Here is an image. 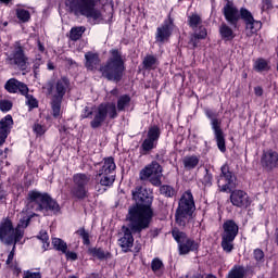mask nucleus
<instances>
[{
    "instance_id": "nucleus-23",
    "label": "nucleus",
    "mask_w": 278,
    "mask_h": 278,
    "mask_svg": "<svg viewBox=\"0 0 278 278\" xmlns=\"http://www.w3.org/2000/svg\"><path fill=\"white\" fill-rule=\"evenodd\" d=\"M230 202L236 207H249L251 205L249 194L243 190H233L230 194Z\"/></svg>"
},
{
    "instance_id": "nucleus-60",
    "label": "nucleus",
    "mask_w": 278,
    "mask_h": 278,
    "mask_svg": "<svg viewBox=\"0 0 278 278\" xmlns=\"http://www.w3.org/2000/svg\"><path fill=\"white\" fill-rule=\"evenodd\" d=\"M3 27H8V22H3Z\"/></svg>"
},
{
    "instance_id": "nucleus-28",
    "label": "nucleus",
    "mask_w": 278,
    "mask_h": 278,
    "mask_svg": "<svg viewBox=\"0 0 278 278\" xmlns=\"http://www.w3.org/2000/svg\"><path fill=\"white\" fill-rule=\"evenodd\" d=\"M199 162H201V157L199 155H187L182 159V164L186 170H194L197 166H199Z\"/></svg>"
},
{
    "instance_id": "nucleus-54",
    "label": "nucleus",
    "mask_w": 278,
    "mask_h": 278,
    "mask_svg": "<svg viewBox=\"0 0 278 278\" xmlns=\"http://www.w3.org/2000/svg\"><path fill=\"white\" fill-rule=\"evenodd\" d=\"M48 68H49V71H53L55 67L53 66V63L49 62L48 63Z\"/></svg>"
},
{
    "instance_id": "nucleus-59",
    "label": "nucleus",
    "mask_w": 278,
    "mask_h": 278,
    "mask_svg": "<svg viewBox=\"0 0 278 278\" xmlns=\"http://www.w3.org/2000/svg\"><path fill=\"white\" fill-rule=\"evenodd\" d=\"M206 179H208V181L212 180V175H206Z\"/></svg>"
},
{
    "instance_id": "nucleus-37",
    "label": "nucleus",
    "mask_w": 278,
    "mask_h": 278,
    "mask_svg": "<svg viewBox=\"0 0 278 278\" xmlns=\"http://www.w3.org/2000/svg\"><path fill=\"white\" fill-rule=\"evenodd\" d=\"M15 14L21 23H29L31 14L25 9H16Z\"/></svg>"
},
{
    "instance_id": "nucleus-11",
    "label": "nucleus",
    "mask_w": 278,
    "mask_h": 278,
    "mask_svg": "<svg viewBox=\"0 0 278 278\" xmlns=\"http://www.w3.org/2000/svg\"><path fill=\"white\" fill-rule=\"evenodd\" d=\"M172 236L178 244L179 255H188L191 251H197L199 249V243L188 238L186 232L180 231L179 229H174Z\"/></svg>"
},
{
    "instance_id": "nucleus-50",
    "label": "nucleus",
    "mask_w": 278,
    "mask_h": 278,
    "mask_svg": "<svg viewBox=\"0 0 278 278\" xmlns=\"http://www.w3.org/2000/svg\"><path fill=\"white\" fill-rule=\"evenodd\" d=\"M263 10H271L273 8V0H263Z\"/></svg>"
},
{
    "instance_id": "nucleus-1",
    "label": "nucleus",
    "mask_w": 278,
    "mask_h": 278,
    "mask_svg": "<svg viewBox=\"0 0 278 278\" xmlns=\"http://www.w3.org/2000/svg\"><path fill=\"white\" fill-rule=\"evenodd\" d=\"M132 199L137 205L129 208L128 219L132 231H142L148 229L153 218V194L147 188L137 187L132 190Z\"/></svg>"
},
{
    "instance_id": "nucleus-51",
    "label": "nucleus",
    "mask_w": 278,
    "mask_h": 278,
    "mask_svg": "<svg viewBox=\"0 0 278 278\" xmlns=\"http://www.w3.org/2000/svg\"><path fill=\"white\" fill-rule=\"evenodd\" d=\"M40 64H42V59L40 56H37L34 62V71H38L40 68Z\"/></svg>"
},
{
    "instance_id": "nucleus-27",
    "label": "nucleus",
    "mask_w": 278,
    "mask_h": 278,
    "mask_svg": "<svg viewBox=\"0 0 278 278\" xmlns=\"http://www.w3.org/2000/svg\"><path fill=\"white\" fill-rule=\"evenodd\" d=\"M85 66L88 71H97V67L100 64V60H99V54L97 53H92V52H87L85 54Z\"/></svg>"
},
{
    "instance_id": "nucleus-25",
    "label": "nucleus",
    "mask_w": 278,
    "mask_h": 278,
    "mask_svg": "<svg viewBox=\"0 0 278 278\" xmlns=\"http://www.w3.org/2000/svg\"><path fill=\"white\" fill-rule=\"evenodd\" d=\"M224 16L229 25H232V27H238V22L240 21V16H242V14L236 7H233V4L227 3L224 7Z\"/></svg>"
},
{
    "instance_id": "nucleus-34",
    "label": "nucleus",
    "mask_w": 278,
    "mask_h": 278,
    "mask_svg": "<svg viewBox=\"0 0 278 278\" xmlns=\"http://www.w3.org/2000/svg\"><path fill=\"white\" fill-rule=\"evenodd\" d=\"M52 245L56 251H60L61 253H66L68 251V245L64 240L60 238H52Z\"/></svg>"
},
{
    "instance_id": "nucleus-9",
    "label": "nucleus",
    "mask_w": 278,
    "mask_h": 278,
    "mask_svg": "<svg viewBox=\"0 0 278 278\" xmlns=\"http://www.w3.org/2000/svg\"><path fill=\"white\" fill-rule=\"evenodd\" d=\"M224 232L222 233V249L225 253L233 251V240L238 236L239 227L236 222L228 219L223 225Z\"/></svg>"
},
{
    "instance_id": "nucleus-14",
    "label": "nucleus",
    "mask_w": 278,
    "mask_h": 278,
    "mask_svg": "<svg viewBox=\"0 0 278 278\" xmlns=\"http://www.w3.org/2000/svg\"><path fill=\"white\" fill-rule=\"evenodd\" d=\"M220 175L217 180L219 192H229L233 188V174L229 170V165L225 164L220 167Z\"/></svg>"
},
{
    "instance_id": "nucleus-10",
    "label": "nucleus",
    "mask_w": 278,
    "mask_h": 278,
    "mask_svg": "<svg viewBox=\"0 0 278 278\" xmlns=\"http://www.w3.org/2000/svg\"><path fill=\"white\" fill-rule=\"evenodd\" d=\"M162 165L154 161L140 170L139 179L150 181L152 186H162Z\"/></svg>"
},
{
    "instance_id": "nucleus-35",
    "label": "nucleus",
    "mask_w": 278,
    "mask_h": 278,
    "mask_svg": "<svg viewBox=\"0 0 278 278\" xmlns=\"http://www.w3.org/2000/svg\"><path fill=\"white\" fill-rule=\"evenodd\" d=\"M86 31V28L84 26L73 27L70 31V38L71 40L77 41L81 36H84V33Z\"/></svg>"
},
{
    "instance_id": "nucleus-6",
    "label": "nucleus",
    "mask_w": 278,
    "mask_h": 278,
    "mask_svg": "<svg viewBox=\"0 0 278 278\" xmlns=\"http://www.w3.org/2000/svg\"><path fill=\"white\" fill-rule=\"evenodd\" d=\"M110 53L111 58L104 66L100 67V72L110 81H121L125 72V60L121 51L116 49L111 50Z\"/></svg>"
},
{
    "instance_id": "nucleus-3",
    "label": "nucleus",
    "mask_w": 278,
    "mask_h": 278,
    "mask_svg": "<svg viewBox=\"0 0 278 278\" xmlns=\"http://www.w3.org/2000/svg\"><path fill=\"white\" fill-rule=\"evenodd\" d=\"M31 218H34V213H29L27 216L21 217L16 228H14L10 218H3L0 222V242L7 245L17 244L20 240H23V236H25V231L23 229L28 227Z\"/></svg>"
},
{
    "instance_id": "nucleus-48",
    "label": "nucleus",
    "mask_w": 278,
    "mask_h": 278,
    "mask_svg": "<svg viewBox=\"0 0 278 278\" xmlns=\"http://www.w3.org/2000/svg\"><path fill=\"white\" fill-rule=\"evenodd\" d=\"M24 278H42V275H40V273L38 271H24Z\"/></svg>"
},
{
    "instance_id": "nucleus-17",
    "label": "nucleus",
    "mask_w": 278,
    "mask_h": 278,
    "mask_svg": "<svg viewBox=\"0 0 278 278\" xmlns=\"http://www.w3.org/2000/svg\"><path fill=\"white\" fill-rule=\"evenodd\" d=\"M188 23L194 30L193 38L195 40H204V38H207V29L201 26L202 20L199 14L189 15Z\"/></svg>"
},
{
    "instance_id": "nucleus-38",
    "label": "nucleus",
    "mask_w": 278,
    "mask_h": 278,
    "mask_svg": "<svg viewBox=\"0 0 278 278\" xmlns=\"http://www.w3.org/2000/svg\"><path fill=\"white\" fill-rule=\"evenodd\" d=\"M155 64H157V59L151 54L143 59V66L147 70L155 68Z\"/></svg>"
},
{
    "instance_id": "nucleus-22",
    "label": "nucleus",
    "mask_w": 278,
    "mask_h": 278,
    "mask_svg": "<svg viewBox=\"0 0 278 278\" xmlns=\"http://www.w3.org/2000/svg\"><path fill=\"white\" fill-rule=\"evenodd\" d=\"M4 90H7L9 94H18V92L20 94H27V92H29L27 85L16 78H10L7 80L4 84Z\"/></svg>"
},
{
    "instance_id": "nucleus-12",
    "label": "nucleus",
    "mask_w": 278,
    "mask_h": 278,
    "mask_svg": "<svg viewBox=\"0 0 278 278\" xmlns=\"http://www.w3.org/2000/svg\"><path fill=\"white\" fill-rule=\"evenodd\" d=\"M206 116L211 121V127L214 131L217 147L219 151H222V153H225V151H227V147L225 144V132H223V129L220 128V125H223V121L218 119L216 117V113L212 112L211 110L206 111Z\"/></svg>"
},
{
    "instance_id": "nucleus-44",
    "label": "nucleus",
    "mask_w": 278,
    "mask_h": 278,
    "mask_svg": "<svg viewBox=\"0 0 278 278\" xmlns=\"http://www.w3.org/2000/svg\"><path fill=\"white\" fill-rule=\"evenodd\" d=\"M23 97H26V105H28L30 110H34V108H38V100H36V98L28 93L23 94Z\"/></svg>"
},
{
    "instance_id": "nucleus-63",
    "label": "nucleus",
    "mask_w": 278,
    "mask_h": 278,
    "mask_svg": "<svg viewBox=\"0 0 278 278\" xmlns=\"http://www.w3.org/2000/svg\"><path fill=\"white\" fill-rule=\"evenodd\" d=\"M91 277H92V278H94V277H96V275H94V274H92V275H91Z\"/></svg>"
},
{
    "instance_id": "nucleus-57",
    "label": "nucleus",
    "mask_w": 278,
    "mask_h": 278,
    "mask_svg": "<svg viewBox=\"0 0 278 278\" xmlns=\"http://www.w3.org/2000/svg\"><path fill=\"white\" fill-rule=\"evenodd\" d=\"M3 199H5V194L0 193V201H3Z\"/></svg>"
},
{
    "instance_id": "nucleus-52",
    "label": "nucleus",
    "mask_w": 278,
    "mask_h": 278,
    "mask_svg": "<svg viewBox=\"0 0 278 278\" xmlns=\"http://www.w3.org/2000/svg\"><path fill=\"white\" fill-rule=\"evenodd\" d=\"M254 94L256 97H262V94H264V89H262V87L257 86L254 88Z\"/></svg>"
},
{
    "instance_id": "nucleus-32",
    "label": "nucleus",
    "mask_w": 278,
    "mask_h": 278,
    "mask_svg": "<svg viewBox=\"0 0 278 278\" xmlns=\"http://www.w3.org/2000/svg\"><path fill=\"white\" fill-rule=\"evenodd\" d=\"M131 103V98L127 94H124L117 100V112H125L126 108H129Z\"/></svg>"
},
{
    "instance_id": "nucleus-40",
    "label": "nucleus",
    "mask_w": 278,
    "mask_h": 278,
    "mask_svg": "<svg viewBox=\"0 0 278 278\" xmlns=\"http://www.w3.org/2000/svg\"><path fill=\"white\" fill-rule=\"evenodd\" d=\"M164 268V263L160 258H154L151 263V269L155 275H160L161 270Z\"/></svg>"
},
{
    "instance_id": "nucleus-56",
    "label": "nucleus",
    "mask_w": 278,
    "mask_h": 278,
    "mask_svg": "<svg viewBox=\"0 0 278 278\" xmlns=\"http://www.w3.org/2000/svg\"><path fill=\"white\" fill-rule=\"evenodd\" d=\"M3 168V161H0V177H1V170Z\"/></svg>"
},
{
    "instance_id": "nucleus-26",
    "label": "nucleus",
    "mask_w": 278,
    "mask_h": 278,
    "mask_svg": "<svg viewBox=\"0 0 278 278\" xmlns=\"http://www.w3.org/2000/svg\"><path fill=\"white\" fill-rule=\"evenodd\" d=\"M66 90H68V79L61 78L59 79L50 89V94L52 99H64V94H66Z\"/></svg>"
},
{
    "instance_id": "nucleus-7",
    "label": "nucleus",
    "mask_w": 278,
    "mask_h": 278,
    "mask_svg": "<svg viewBox=\"0 0 278 278\" xmlns=\"http://www.w3.org/2000/svg\"><path fill=\"white\" fill-rule=\"evenodd\" d=\"M194 213V197H192V192H185L178 203V207L176 210V223L180 227H186V224L192 218V214Z\"/></svg>"
},
{
    "instance_id": "nucleus-20",
    "label": "nucleus",
    "mask_w": 278,
    "mask_h": 278,
    "mask_svg": "<svg viewBox=\"0 0 278 278\" xmlns=\"http://www.w3.org/2000/svg\"><path fill=\"white\" fill-rule=\"evenodd\" d=\"M241 18L244 21L245 29L247 31H249L250 36L253 34H257V31L262 29V22L255 21L249 10L241 9Z\"/></svg>"
},
{
    "instance_id": "nucleus-13",
    "label": "nucleus",
    "mask_w": 278,
    "mask_h": 278,
    "mask_svg": "<svg viewBox=\"0 0 278 278\" xmlns=\"http://www.w3.org/2000/svg\"><path fill=\"white\" fill-rule=\"evenodd\" d=\"M74 188L72 194L76 199H86L88 197V189L86 186L90 184V175L78 173L73 176Z\"/></svg>"
},
{
    "instance_id": "nucleus-45",
    "label": "nucleus",
    "mask_w": 278,
    "mask_h": 278,
    "mask_svg": "<svg viewBox=\"0 0 278 278\" xmlns=\"http://www.w3.org/2000/svg\"><path fill=\"white\" fill-rule=\"evenodd\" d=\"M33 131L37 136H45V134L47 132V126L36 123L33 127Z\"/></svg>"
},
{
    "instance_id": "nucleus-47",
    "label": "nucleus",
    "mask_w": 278,
    "mask_h": 278,
    "mask_svg": "<svg viewBox=\"0 0 278 278\" xmlns=\"http://www.w3.org/2000/svg\"><path fill=\"white\" fill-rule=\"evenodd\" d=\"M253 255L256 264H264V251L255 249Z\"/></svg>"
},
{
    "instance_id": "nucleus-19",
    "label": "nucleus",
    "mask_w": 278,
    "mask_h": 278,
    "mask_svg": "<svg viewBox=\"0 0 278 278\" xmlns=\"http://www.w3.org/2000/svg\"><path fill=\"white\" fill-rule=\"evenodd\" d=\"M122 231L124 236L118 239V244L122 248V251L127 253L130 251L131 247H134V235H131V231L132 233H140V231H135L131 229V222L129 223L128 227L123 226Z\"/></svg>"
},
{
    "instance_id": "nucleus-46",
    "label": "nucleus",
    "mask_w": 278,
    "mask_h": 278,
    "mask_svg": "<svg viewBox=\"0 0 278 278\" xmlns=\"http://www.w3.org/2000/svg\"><path fill=\"white\" fill-rule=\"evenodd\" d=\"M13 103L10 100H0V112H10L12 110Z\"/></svg>"
},
{
    "instance_id": "nucleus-33",
    "label": "nucleus",
    "mask_w": 278,
    "mask_h": 278,
    "mask_svg": "<svg viewBox=\"0 0 278 278\" xmlns=\"http://www.w3.org/2000/svg\"><path fill=\"white\" fill-rule=\"evenodd\" d=\"M89 253L92 255V257H97L98 260H108L110 256V253L104 252V250L101 248H91L89 249Z\"/></svg>"
},
{
    "instance_id": "nucleus-53",
    "label": "nucleus",
    "mask_w": 278,
    "mask_h": 278,
    "mask_svg": "<svg viewBox=\"0 0 278 278\" xmlns=\"http://www.w3.org/2000/svg\"><path fill=\"white\" fill-rule=\"evenodd\" d=\"M38 51H40V53H45V46L38 41Z\"/></svg>"
},
{
    "instance_id": "nucleus-2",
    "label": "nucleus",
    "mask_w": 278,
    "mask_h": 278,
    "mask_svg": "<svg viewBox=\"0 0 278 278\" xmlns=\"http://www.w3.org/2000/svg\"><path fill=\"white\" fill-rule=\"evenodd\" d=\"M34 212H42L43 214H47V212H53L55 214L60 212V204H58V202L47 193H42L38 190H31L27 194L26 208L21 213V217L24 218V216L34 214V216H36V213Z\"/></svg>"
},
{
    "instance_id": "nucleus-58",
    "label": "nucleus",
    "mask_w": 278,
    "mask_h": 278,
    "mask_svg": "<svg viewBox=\"0 0 278 278\" xmlns=\"http://www.w3.org/2000/svg\"><path fill=\"white\" fill-rule=\"evenodd\" d=\"M276 242L278 244V228L276 229Z\"/></svg>"
},
{
    "instance_id": "nucleus-55",
    "label": "nucleus",
    "mask_w": 278,
    "mask_h": 278,
    "mask_svg": "<svg viewBox=\"0 0 278 278\" xmlns=\"http://www.w3.org/2000/svg\"><path fill=\"white\" fill-rule=\"evenodd\" d=\"M12 0H0V3H4V5H8L11 3Z\"/></svg>"
},
{
    "instance_id": "nucleus-39",
    "label": "nucleus",
    "mask_w": 278,
    "mask_h": 278,
    "mask_svg": "<svg viewBox=\"0 0 278 278\" xmlns=\"http://www.w3.org/2000/svg\"><path fill=\"white\" fill-rule=\"evenodd\" d=\"M254 68L258 73H262L263 71H268V68H269L268 62L266 60H264V59H257L254 62Z\"/></svg>"
},
{
    "instance_id": "nucleus-5",
    "label": "nucleus",
    "mask_w": 278,
    "mask_h": 278,
    "mask_svg": "<svg viewBox=\"0 0 278 278\" xmlns=\"http://www.w3.org/2000/svg\"><path fill=\"white\" fill-rule=\"evenodd\" d=\"M99 0H67L66 5L74 12L76 16H86L92 18L94 23H103V15L97 9Z\"/></svg>"
},
{
    "instance_id": "nucleus-61",
    "label": "nucleus",
    "mask_w": 278,
    "mask_h": 278,
    "mask_svg": "<svg viewBox=\"0 0 278 278\" xmlns=\"http://www.w3.org/2000/svg\"><path fill=\"white\" fill-rule=\"evenodd\" d=\"M112 94H116V90H113V91H112Z\"/></svg>"
},
{
    "instance_id": "nucleus-36",
    "label": "nucleus",
    "mask_w": 278,
    "mask_h": 278,
    "mask_svg": "<svg viewBox=\"0 0 278 278\" xmlns=\"http://www.w3.org/2000/svg\"><path fill=\"white\" fill-rule=\"evenodd\" d=\"M247 270L242 266H235L228 274V278H244Z\"/></svg>"
},
{
    "instance_id": "nucleus-41",
    "label": "nucleus",
    "mask_w": 278,
    "mask_h": 278,
    "mask_svg": "<svg viewBox=\"0 0 278 278\" xmlns=\"http://www.w3.org/2000/svg\"><path fill=\"white\" fill-rule=\"evenodd\" d=\"M38 239L41 240L42 242V249L43 251H47L49 249L50 243H49V233H47V230H41L39 232Z\"/></svg>"
},
{
    "instance_id": "nucleus-42",
    "label": "nucleus",
    "mask_w": 278,
    "mask_h": 278,
    "mask_svg": "<svg viewBox=\"0 0 278 278\" xmlns=\"http://www.w3.org/2000/svg\"><path fill=\"white\" fill-rule=\"evenodd\" d=\"M76 233L78 236H80V238L83 239V244H85L86 247H88V244H90V233H88V231H86V229L84 228H79Z\"/></svg>"
},
{
    "instance_id": "nucleus-62",
    "label": "nucleus",
    "mask_w": 278,
    "mask_h": 278,
    "mask_svg": "<svg viewBox=\"0 0 278 278\" xmlns=\"http://www.w3.org/2000/svg\"><path fill=\"white\" fill-rule=\"evenodd\" d=\"M243 78L247 79V74H243Z\"/></svg>"
},
{
    "instance_id": "nucleus-29",
    "label": "nucleus",
    "mask_w": 278,
    "mask_h": 278,
    "mask_svg": "<svg viewBox=\"0 0 278 278\" xmlns=\"http://www.w3.org/2000/svg\"><path fill=\"white\" fill-rule=\"evenodd\" d=\"M219 34L224 40H233L236 38V33L227 24L220 25Z\"/></svg>"
},
{
    "instance_id": "nucleus-16",
    "label": "nucleus",
    "mask_w": 278,
    "mask_h": 278,
    "mask_svg": "<svg viewBox=\"0 0 278 278\" xmlns=\"http://www.w3.org/2000/svg\"><path fill=\"white\" fill-rule=\"evenodd\" d=\"M7 64H10V66H17V68L25 71L27 66V58L25 56L23 47H15L14 51L7 56Z\"/></svg>"
},
{
    "instance_id": "nucleus-18",
    "label": "nucleus",
    "mask_w": 278,
    "mask_h": 278,
    "mask_svg": "<svg viewBox=\"0 0 278 278\" xmlns=\"http://www.w3.org/2000/svg\"><path fill=\"white\" fill-rule=\"evenodd\" d=\"M173 29H175V24L169 15L168 18L164 21L163 25L156 28V42H166V40H168L173 35Z\"/></svg>"
},
{
    "instance_id": "nucleus-15",
    "label": "nucleus",
    "mask_w": 278,
    "mask_h": 278,
    "mask_svg": "<svg viewBox=\"0 0 278 278\" xmlns=\"http://www.w3.org/2000/svg\"><path fill=\"white\" fill-rule=\"evenodd\" d=\"M160 135V127L152 126L149 128L147 138L143 140L141 144V150L143 153H149V151H153V149L157 147Z\"/></svg>"
},
{
    "instance_id": "nucleus-8",
    "label": "nucleus",
    "mask_w": 278,
    "mask_h": 278,
    "mask_svg": "<svg viewBox=\"0 0 278 278\" xmlns=\"http://www.w3.org/2000/svg\"><path fill=\"white\" fill-rule=\"evenodd\" d=\"M98 175L100 186H112L116 179V163L113 157H106L99 164Z\"/></svg>"
},
{
    "instance_id": "nucleus-21",
    "label": "nucleus",
    "mask_w": 278,
    "mask_h": 278,
    "mask_svg": "<svg viewBox=\"0 0 278 278\" xmlns=\"http://www.w3.org/2000/svg\"><path fill=\"white\" fill-rule=\"evenodd\" d=\"M261 165L265 170L278 168V153L275 150L264 151L261 156Z\"/></svg>"
},
{
    "instance_id": "nucleus-31",
    "label": "nucleus",
    "mask_w": 278,
    "mask_h": 278,
    "mask_svg": "<svg viewBox=\"0 0 278 278\" xmlns=\"http://www.w3.org/2000/svg\"><path fill=\"white\" fill-rule=\"evenodd\" d=\"M62 99L59 98H51V109H52V116L54 118H60V114L62 112Z\"/></svg>"
},
{
    "instance_id": "nucleus-4",
    "label": "nucleus",
    "mask_w": 278,
    "mask_h": 278,
    "mask_svg": "<svg viewBox=\"0 0 278 278\" xmlns=\"http://www.w3.org/2000/svg\"><path fill=\"white\" fill-rule=\"evenodd\" d=\"M118 116L116 104L114 102L101 103L98 106H85L80 118H92L90 127L92 129H99L108 118L114 119Z\"/></svg>"
},
{
    "instance_id": "nucleus-43",
    "label": "nucleus",
    "mask_w": 278,
    "mask_h": 278,
    "mask_svg": "<svg viewBox=\"0 0 278 278\" xmlns=\"http://www.w3.org/2000/svg\"><path fill=\"white\" fill-rule=\"evenodd\" d=\"M160 192L164 194V197H175V189L168 185L161 186Z\"/></svg>"
},
{
    "instance_id": "nucleus-30",
    "label": "nucleus",
    "mask_w": 278,
    "mask_h": 278,
    "mask_svg": "<svg viewBox=\"0 0 278 278\" xmlns=\"http://www.w3.org/2000/svg\"><path fill=\"white\" fill-rule=\"evenodd\" d=\"M16 249V244H13L12 251L9 253L8 260H7V266L13 270V275H21V267H18L17 264H12V261L14 260V251Z\"/></svg>"
},
{
    "instance_id": "nucleus-24",
    "label": "nucleus",
    "mask_w": 278,
    "mask_h": 278,
    "mask_svg": "<svg viewBox=\"0 0 278 278\" xmlns=\"http://www.w3.org/2000/svg\"><path fill=\"white\" fill-rule=\"evenodd\" d=\"M14 125V119L12 115H7L0 121V147L5 144L10 131H12V126Z\"/></svg>"
},
{
    "instance_id": "nucleus-49",
    "label": "nucleus",
    "mask_w": 278,
    "mask_h": 278,
    "mask_svg": "<svg viewBox=\"0 0 278 278\" xmlns=\"http://www.w3.org/2000/svg\"><path fill=\"white\" fill-rule=\"evenodd\" d=\"M65 255L66 260H71L72 262H75L77 260V253L71 252L66 250V253H63Z\"/></svg>"
}]
</instances>
